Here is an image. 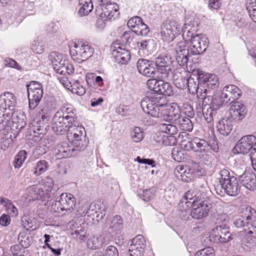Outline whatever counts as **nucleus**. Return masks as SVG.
Listing matches in <instances>:
<instances>
[{"instance_id":"nucleus-1","label":"nucleus","mask_w":256,"mask_h":256,"mask_svg":"<svg viewBox=\"0 0 256 256\" xmlns=\"http://www.w3.org/2000/svg\"><path fill=\"white\" fill-rule=\"evenodd\" d=\"M76 109L66 104L62 106L52 118V130L58 135L66 134L70 128L78 125Z\"/></svg>"},{"instance_id":"nucleus-2","label":"nucleus","mask_w":256,"mask_h":256,"mask_svg":"<svg viewBox=\"0 0 256 256\" xmlns=\"http://www.w3.org/2000/svg\"><path fill=\"white\" fill-rule=\"evenodd\" d=\"M193 151L198 152V157L200 162L207 164L211 162L214 158L212 152H218L219 147L214 138L207 142L203 138H194Z\"/></svg>"},{"instance_id":"nucleus-3","label":"nucleus","mask_w":256,"mask_h":256,"mask_svg":"<svg viewBox=\"0 0 256 256\" xmlns=\"http://www.w3.org/2000/svg\"><path fill=\"white\" fill-rule=\"evenodd\" d=\"M201 96L203 102L202 106L196 108L197 114L199 117L203 116L205 120L211 124L214 120V117L216 116L222 105L214 97L210 96H206V95L202 94Z\"/></svg>"},{"instance_id":"nucleus-4","label":"nucleus","mask_w":256,"mask_h":256,"mask_svg":"<svg viewBox=\"0 0 256 256\" xmlns=\"http://www.w3.org/2000/svg\"><path fill=\"white\" fill-rule=\"evenodd\" d=\"M164 96L161 95H156L143 98L140 102V106L145 113L154 118H159L161 108L164 106L166 102Z\"/></svg>"},{"instance_id":"nucleus-5","label":"nucleus","mask_w":256,"mask_h":256,"mask_svg":"<svg viewBox=\"0 0 256 256\" xmlns=\"http://www.w3.org/2000/svg\"><path fill=\"white\" fill-rule=\"evenodd\" d=\"M16 105L15 95L10 92H4L0 96V131L5 129L9 122L8 119H4L2 114L12 112Z\"/></svg>"},{"instance_id":"nucleus-6","label":"nucleus","mask_w":256,"mask_h":256,"mask_svg":"<svg viewBox=\"0 0 256 256\" xmlns=\"http://www.w3.org/2000/svg\"><path fill=\"white\" fill-rule=\"evenodd\" d=\"M2 116L4 119L9 120L8 126L4 130L14 134V137L16 138L20 130L26 126V116L21 112L14 110L12 112L2 114Z\"/></svg>"},{"instance_id":"nucleus-7","label":"nucleus","mask_w":256,"mask_h":256,"mask_svg":"<svg viewBox=\"0 0 256 256\" xmlns=\"http://www.w3.org/2000/svg\"><path fill=\"white\" fill-rule=\"evenodd\" d=\"M76 204V198L71 194L62 193L52 204L51 209L54 212H65L70 214Z\"/></svg>"},{"instance_id":"nucleus-8","label":"nucleus","mask_w":256,"mask_h":256,"mask_svg":"<svg viewBox=\"0 0 256 256\" xmlns=\"http://www.w3.org/2000/svg\"><path fill=\"white\" fill-rule=\"evenodd\" d=\"M188 208H192L190 215L196 220H201L208 216L210 210L212 208L210 204L206 200H202L197 197L192 202H185Z\"/></svg>"},{"instance_id":"nucleus-9","label":"nucleus","mask_w":256,"mask_h":256,"mask_svg":"<svg viewBox=\"0 0 256 256\" xmlns=\"http://www.w3.org/2000/svg\"><path fill=\"white\" fill-rule=\"evenodd\" d=\"M72 58L78 63H81L90 58L94 52V48L87 42L74 43L70 50Z\"/></svg>"},{"instance_id":"nucleus-10","label":"nucleus","mask_w":256,"mask_h":256,"mask_svg":"<svg viewBox=\"0 0 256 256\" xmlns=\"http://www.w3.org/2000/svg\"><path fill=\"white\" fill-rule=\"evenodd\" d=\"M50 60L54 70L60 74H72L74 72L73 64L68 59L63 58L61 55L54 52L50 54Z\"/></svg>"},{"instance_id":"nucleus-11","label":"nucleus","mask_w":256,"mask_h":256,"mask_svg":"<svg viewBox=\"0 0 256 256\" xmlns=\"http://www.w3.org/2000/svg\"><path fill=\"white\" fill-rule=\"evenodd\" d=\"M232 239L229 228L225 224L217 226L212 230L209 237H206L204 242L210 244L212 241L215 243H223L230 242Z\"/></svg>"},{"instance_id":"nucleus-12","label":"nucleus","mask_w":256,"mask_h":256,"mask_svg":"<svg viewBox=\"0 0 256 256\" xmlns=\"http://www.w3.org/2000/svg\"><path fill=\"white\" fill-rule=\"evenodd\" d=\"M256 137L252 135L242 136L236 144L234 150L238 154H246L249 153L250 158L256 153Z\"/></svg>"},{"instance_id":"nucleus-13","label":"nucleus","mask_w":256,"mask_h":256,"mask_svg":"<svg viewBox=\"0 0 256 256\" xmlns=\"http://www.w3.org/2000/svg\"><path fill=\"white\" fill-rule=\"evenodd\" d=\"M241 96V90L236 86L230 84L223 88L220 96H216L214 98L222 105L228 104L230 101L235 102Z\"/></svg>"},{"instance_id":"nucleus-14","label":"nucleus","mask_w":256,"mask_h":256,"mask_svg":"<svg viewBox=\"0 0 256 256\" xmlns=\"http://www.w3.org/2000/svg\"><path fill=\"white\" fill-rule=\"evenodd\" d=\"M164 105L160 112L162 116L158 118L166 122L175 123L182 115L180 107L176 103H173L172 105L168 104L166 98Z\"/></svg>"},{"instance_id":"nucleus-15","label":"nucleus","mask_w":256,"mask_h":256,"mask_svg":"<svg viewBox=\"0 0 256 256\" xmlns=\"http://www.w3.org/2000/svg\"><path fill=\"white\" fill-rule=\"evenodd\" d=\"M248 218H250V222L247 223V227L245 229L244 246V248L250 250L254 248L256 243V211Z\"/></svg>"},{"instance_id":"nucleus-16","label":"nucleus","mask_w":256,"mask_h":256,"mask_svg":"<svg viewBox=\"0 0 256 256\" xmlns=\"http://www.w3.org/2000/svg\"><path fill=\"white\" fill-rule=\"evenodd\" d=\"M221 185H216L215 190L218 194L223 196L225 194L230 196H236L240 191L238 181L236 178L232 176L230 180L226 183L220 184Z\"/></svg>"},{"instance_id":"nucleus-17","label":"nucleus","mask_w":256,"mask_h":256,"mask_svg":"<svg viewBox=\"0 0 256 256\" xmlns=\"http://www.w3.org/2000/svg\"><path fill=\"white\" fill-rule=\"evenodd\" d=\"M96 14L102 18H106L112 20L118 17L119 6L115 2H108L102 6H97Z\"/></svg>"},{"instance_id":"nucleus-18","label":"nucleus","mask_w":256,"mask_h":256,"mask_svg":"<svg viewBox=\"0 0 256 256\" xmlns=\"http://www.w3.org/2000/svg\"><path fill=\"white\" fill-rule=\"evenodd\" d=\"M199 76V81L200 86L204 88L203 95H206L208 89L214 90L218 85V78L213 74H208L202 71L198 70Z\"/></svg>"},{"instance_id":"nucleus-19","label":"nucleus","mask_w":256,"mask_h":256,"mask_svg":"<svg viewBox=\"0 0 256 256\" xmlns=\"http://www.w3.org/2000/svg\"><path fill=\"white\" fill-rule=\"evenodd\" d=\"M248 112L246 106L242 102L238 101L231 102L229 108L228 118L234 122H240L246 117Z\"/></svg>"},{"instance_id":"nucleus-20","label":"nucleus","mask_w":256,"mask_h":256,"mask_svg":"<svg viewBox=\"0 0 256 256\" xmlns=\"http://www.w3.org/2000/svg\"><path fill=\"white\" fill-rule=\"evenodd\" d=\"M178 24L173 20H164L161 25L160 34L165 41L171 42L178 32Z\"/></svg>"},{"instance_id":"nucleus-21","label":"nucleus","mask_w":256,"mask_h":256,"mask_svg":"<svg viewBox=\"0 0 256 256\" xmlns=\"http://www.w3.org/2000/svg\"><path fill=\"white\" fill-rule=\"evenodd\" d=\"M190 46V55H197L202 54L208 46L207 38L202 34H196L192 39Z\"/></svg>"},{"instance_id":"nucleus-22","label":"nucleus","mask_w":256,"mask_h":256,"mask_svg":"<svg viewBox=\"0 0 256 256\" xmlns=\"http://www.w3.org/2000/svg\"><path fill=\"white\" fill-rule=\"evenodd\" d=\"M256 210L250 206H244L240 210V215L236 217L234 220V224L238 228H242L245 231L247 227V223L250 222V218L248 217L252 216Z\"/></svg>"},{"instance_id":"nucleus-23","label":"nucleus","mask_w":256,"mask_h":256,"mask_svg":"<svg viewBox=\"0 0 256 256\" xmlns=\"http://www.w3.org/2000/svg\"><path fill=\"white\" fill-rule=\"evenodd\" d=\"M56 102L53 96L45 97L44 105L38 112V116L44 122L48 120L52 112L56 108Z\"/></svg>"},{"instance_id":"nucleus-24","label":"nucleus","mask_w":256,"mask_h":256,"mask_svg":"<svg viewBox=\"0 0 256 256\" xmlns=\"http://www.w3.org/2000/svg\"><path fill=\"white\" fill-rule=\"evenodd\" d=\"M146 246L144 236L141 234L136 236L132 240L129 248L130 256H143Z\"/></svg>"},{"instance_id":"nucleus-25","label":"nucleus","mask_w":256,"mask_h":256,"mask_svg":"<svg viewBox=\"0 0 256 256\" xmlns=\"http://www.w3.org/2000/svg\"><path fill=\"white\" fill-rule=\"evenodd\" d=\"M190 46L188 47L186 42L181 41L178 43L176 47V60L182 66H186L190 54Z\"/></svg>"},{"instance_id":"nucleus-26","label":"nucleus","mask_w":256,"mask_h":256,"mask_svg":"<svg viewBox=\"0 0 256 256\" xmlns=\"http://www.w3.org/2000/svg\"><path fill=\"white\" fill-rule=\"evenodd\" d=\"M136 67L138 72L147 77H152L156 72L154 62L148 60L140 58L136 62Z\"/></svg>"},{"instance_id":"nucleus-27","label":"nucleus","mask_w":256,"mask_h":256,"mask_svg":"<svg viewBox=\"0 0 256 256\" xmlns=\"http://www.w3.org/2000/svg\"><path fill=\"white\" fill-rule=\"evenodd\" d=\"M54 153L56 158L58 159L76 156L74 150L72 148V146H69L68 143L64 142L56 145L54 150Z\"/></svg>"},{"instance_id":"nucleus-28","label":"nucleus","mask_w":256,"mask_h":256,"mask_svg":"<svg viewBox=\"0 0 256 256\" xmlns=\"http://www.w3.org/2000/svg\"><path fill=\"white\" fill-rule=\"evenodd\" d=\"M176 176L184 182H190L194 180L193 170L186 166H178L174 171Z\"/></svg>"},{"instance_id":"nucleus-29","label":"nucleus","mask_w":256,"mask_h":256,"mask_svg":"<svg viewBox=\"0 0 256 256\" xmlns=\"http://www.w3.org/2000/svg\"><path fill=\"white\" fill-rule=\"evenodd\" d=\"M238 180L247 189L254 190L256 188V176L250 171H245L242 174L238 176Z\"/></svg>"},{"instance_id":"nucleus-30","label":"nucleus","mask_w":256,"mask_h":256,"mask_svg":"<svg viewBox=\"0 0 256 256\" xmlns=\"http://www.w3.org/2000/svg\"><path fill=\"white\" fill-rule=\"evenodd\" d=\"M199 81V76L198 74V70L196 72V75L192 74L189 76L188 81V88L189 92L192 94H196L197 96L199 98H202V94L203 95L202 92V90L200 89V91H199L200 89L199 86H200V82Z\"/></svg>"},{"instance_id":"nucleus-31","label":"nucleus","mask_w":256,"mask_h":256,"mask_svg":"<svg viewBox=\"0 0 256 256\" xmlns=\"http://www.w3.org/2000/svg\"><path fill=\"white\" fill-rule=\"evenodd\" d=\"M28 196L33 200H41L42 201L50 200V194H46L42 188L36 185L30 186L27 188Z\"/></svg>"},{"instance_id":"nucleus-32","label":"nucleus","mask_w":256,"mask_h":256,"mask_svg":"<svg viewBox=\"0 0 256 256\" xmlns=\"http://www.w3.org/2000/svg\"><path fill=\"white\" fill-rule=\"evenodd\" d=\"M32 90L28 91L29 101V108L30 110H34L40 103L42 96V89L35 90L34 88H31Z\"/></svg>"},{"instance_id":"nucleus-33","label":"nucleus","mask_w":256,"mask_h":256,"mask_svg":"<svg viewBox=\"0 0 256 256\" xmlns=\"http://www.w3.org/2000/svg\"><path fill=\"white\" fill-rule=\"evenodd\" d=\"M112 54L116 60L122 64H128L130 59V52L121 46H118L116 49L113 50Z\"/></svg>"},{"instance_id":"nucleus-34","label":"nucleus","mask_w":256,"mask_h":256,"mask_svg":"<svg viewBox=\"0 0 256 256\" xmlns=\"http://www.w3.org/2000/svg\"><path fill=\"white\" fill-rule=\"evenodd\" d=\"M106 214V212L96 204H92L88 208L86 215L88 216L96 217L98 222L101 220Z\"/></svg>"},{"instance_id":"nucleus-35","label":"nucleus","mask_w":256,"mask_h":256,"mask_svg":"<svg viewBox=\"0 0 256 256\" xmlns=\"http://www.w3.org/2000/svg\"><path fill=\"white\" fill-rule=\"evenodd\" d=\"M232 121L229 118L220 120L216 126L218 132L222 135L228 136L232 129Z\"/></svg>"},{"instance_id":"nucleus-36","label":"nucleus","mask_w":256,"mask_h":256,"mask_svg":"<svg viewBox=\"0 0 256 256\" xmlns=\"http://www.w3.org/2000/svg\"><path fill=\"white\" fill-rule=\"evenodd\" d=\"M123 220L118 215L114 216L110 220L108 230L110 232H114L116 234L120 232L123 228Z\"/></svg>"},{"instance_id":"nucleus-37","label":"nucleus","mask_w":256,"mask_h":256,"mask_svg":"<svg viewBox=\"0 0 256 256\" xmlns=\"http://www.w3.org/2000/svg\"><path fill=\"white\" fill-rule=\"evenodd\" d=\"M78 4L80 6L78 14L80 16H87L94 8L92 0H79Z\"/></svg>"},{"instance_id":"nucleus-38","label":"nucleus","mask_w":256,"mask_h":256,"mask_svg":"<svg viewBox=\"0 0 256 256\" xmlns=\"http://www.w3.org/2000/svg\"><path fill=\"white\" fill-rule=\"evenodd\" d=\"M190 118L182 114L174 124L178 125L181 130L190 132L193 129V124Z\"/></svg>"},{"instance_id":"nucleus-39","label":"nucleus","mask_w":256,"mask_h":256,"mask_svg":"<svg viewBox=\"0 0 256 256\" xmlns=\"http://www.w3.org/2000/svg\"><path fill=\"white\" fill-rule=\"evenodd\" d=\"M158 83L159 89L158 93L156 95H161L166 98V96H170L173 94L172 87L169 82H165L164 80H161Z\"/></svg>"},{"instance_id":"nucleus-40","label":"nucleus","mask_w":256,"mask_h":256,"mask_svg":"<svg viewBox=\"0 0 256 256\" xmlns=\"http://www.w3.org/2000/svg\"><path fill=\"white\" fill-rule=\"evenodd\" d=\"M198 24L196 26H190V24H185V27L183 29L182 33V37L184 41L186 42L192 41V39L196 36L195 33L198 30Z\"/></svg>"},{"instance_id":"nucleus-41","label":"nucleus","mask_w":256,"mask_h":256,"mask_svg":"<svg viewBox=\"0 0 256 256\" xmlns=\"http://www.w3.org/2000/svg\"><path fill=\"white\" fill-rule=\"evenodd\" d=\"M104 238L100 236H92L87 240V246L90 249H98L102 246L104 244Z\"/></svg>"},{"instance_id":"nucleus-42","label":"nucleus","mask_w":256,"mask_h":256,"mask_svg":"<svg viewBox=\"0 0 256 256\" xmlns=\"http://www.w3.org/2000/svg\"><path fill=\"white\" fill-rule=\"evenodd\" d=\"M186 76L182 74L180 76L175 74L174 76V83L176 87L180 89L184 90L188 86V74H186Z\"/></svg>"},{"instance_id":"nucleus-43","label":"nucleus","mask_w":256,"mask_h":256,"mask_svg":"<svg viewBox=\"0 0 256 256\" xmlns=\"http://www.w3.org/2000/svg\"><path fill=\"white\" fill-rule=\"evenodd\" d=\"M0 204L5 206L6 212L10 214L12 216H16L18 214V212L17 208L10 200L1 197L0 198Z\"/></svg>"},{"instance_id":"nucleus-44","label":"nucleus","mask_w":256,"mask_h":256,"mask_svg":"<svg viewBox=\"0 0 256 256\" xmlns=\"http://www.w3.org/2000/svg\"><path fill=\"white\" fill-rule=\"evenodd\" d=\"M54 180L48 176L44 180V184L42 188L46 194H50V200L55 196L56 190L53 188Z\"/></svg>"},{"instance_id":"nucleus-45","label":"nucleus","mask_w":256,"mask_h":256,"mask_svg":"<svg viewBox=\"0 0 256 256\" xmlns=\"http://www.w3.org/2000/svg\"><path fill=\"white\" fill-rule=\"evenodd\" d=\"M68 90L78 96H82L86 93L85 88L78 80H75L72 83L70 82Z\"/></svg>"},{"instance_id":"nucleus-46","label":"nucleus","mask_w":256,"mask_h":256,"mask_svg":"<svg viewBox=\"0 0 256 256\" xmlns=\"http://www.w3.org/2000/svg\"><path fill=\"white\" fill-rule=\"evenodd\" d=\"M18 240L20 246L24 248L30 247L32 243L33 238L24 232H20L18 236Z\"/></svg>"},{"instance_id":"nucleus-47","label":"nucleus","mask_w":256,"mask_h":256,"mask_svg":"<svg viewBox=\"0 0 256 256\" xmlns=\"http://www.w3.org/2000/svg\"><path fill=\"white\" fill-rule=\"evenodd\" d=\"M130 135L132 140L135 142H140L144 138L143 130L138 126H134L132 128Z\"/></svg>"},{"instance_id":"nucleus-48","label":"nucleus","mask_w":256,"mask_h":256,"mask_svg":"<svg viewBox=\"0 0 256 256\" xmlns=\"http://www.w3.org/2000/svg\"><path fill=\"white\" fill-rule=\"evenodd\" d=\"M160 132L170 136H174L178 132L176 126L171 124L162 123L159 126Z\"/></svg>"},{"instance_id":"nucleus-49","label":"nucleus","mask_w":256,"mask_h":256,"mask_svg":"<svg viewBox=\"0 0 256 256\" xmlns=\"http://www.w3.org/2000/svg\"><path fill=\"white\" fill-rule=\"evenodd\" d=\"M27 152L25 150H20L15 157L14 161V166L15 168H20L27 158Z\"/></svg>"},{"instance_id":"nucleus-50","label":"nucleus","mask_w":256,"mask_h":256,"mask_svg":"<svg viewBox=\"0 0 256 256\" xmlns=\"http://www.w3.org/2000/svg\"><path fill=\"white\" fill-rule=\"evenodd\" d=\"M246 8L252 20L256 23V0H247Z\"/></svg>"},{"instance_id":"nucleus-51","label":"nucleus","mask_w":256,"mask_h":256,"mask_svg":"<svg viewBox=\"0 0 256 256\" xmlns=\"http://www.w3.org/2000/svg\"><path fill=\"white\" fill-rule=\"evenodd\" d=\"M48 168V162L45 160H40L37 162L34 167V174L38 176L44 173Z\"/></svg>"},{"instance_id":"nucleus-52","label":"nucleus","mask_w":256,"mask_h":256,"mask_svg":"<svg viewBox=\"0 0 256 256\" xmlns=\"http://www.w3.org/2000/svg\"><path fill=\"white\" fill-rule=\"evenodd\" d=\"M72 148L74 150V154L76 156L78 154V152L84 150L87 146L88 142L85 139L82 140H80L78 141H71Z\"/></svg>"},{"instance_id":"nucleus-53","label":"nucleus","mask_w":256,"mask_h":256,"mask_svg":"<svg viewBox=\"0 0 256 256\" xmlns=\"http://www.w3.org/2000/svg\"><path fill=\"white\" fill-rule=\"evenodd\" d=\"M153 40L148 39L146 40H142L141 42H138L137 44L139 47L138 52L140 53L142 51V52L144 53V51H146V54H148V52L153 44Z\"/></svg>"},{"instance_id":"nucleus-54","label":"nucleus","mask_w":256,"mask_h":256,"mask_svg":"<svg viewBox=\"0 0 256 256\" xmlns=\"http://www.w3.org/2000/svg\"><path fill=\"white\" fill-rule=\"evenodd\" d=\"M172 60L170 57L165 55L159 56L156 58V62H154L156 68V66H170Z\"/></svg>"},{"instance_id":"nucleus-55","label":"nucleus","mask_w":256,"mask_h":256,"mask_svg":"<svg viewBox=\"0 0 256 256\" xmlns=\"http://www.w3.org/2000/svg\"><path fill=\"white\" fill-rule=\"evenodd\" d=\"M46 48V42L39 39L34 41L32 46V50L36 54H42Z\"/></svg>"},{"instance_id":"nucleus-56","label":"nucleus","mask_w":256,"mask_h":256,"mask_svg":"<svg viewBox=\"0 0 256 256\" xmlns=\"http://www.w3.org/2000/svg\"><path fill=\"white\" fill-rule=\"evenodd\" d=\"M155 192L156 190L154 188H150L143 190L142 194L140 192L138 194V196L144 201L149 202L154 198Z\"/></svg>"},{"instance_id":"nucleus-57","label":"nucleus","mask_w":256,"mask_h":256,"mask_svg":"<svg viewBox=\"0 0 256 256\" xmlns=\"http://www.w3.org/2000/svg\"><path fill=\"white\" fill-rule=\"evenodd\" d=\"M22 224L26 230H34L36 228L32 220L27 216H24L22 218Z\"/></svg>"},{"instance_id":"nucleus-58","label":"nucleus","mask_w":256,"mask_h":256,"mask_svg":"<svg viewBox=\"0 0 256 256\" xmlns=\"http://www.w3.org/2000/svg\"><path fill=\"white\" fill-rule=\"evenodd\" d=\"M134 32L138 35L146 36L150 32V29L142 19L141 22L138 24V26L136 27V29L134 30Z\"/></svg>"},{"instance_id":"nucleus-59","label":"nucleus","mask_w":256,"mask_h":256,"mask_svg":"<svg viewBox=\"0 0 256 256\" xmlns=\"http://www.w3.org/2000/svg\"><path fill=\"white\" fill-rule=\"evenodd\" d=\"M182 112L189 118H192L194 116L193 108L188 103H184L181 106Z\"/></svg>"},{"instance_id":"nucleus-60","label":"nucleus","mask_w":256,"mask_h":256,"mask_svg":"<svg viewBox=\"0 0 256 256\" xmlns=\"http://www.w3.org/2000/svg\"><path fill=\"white\" fill-rule=\"evenodd\" d=\"M156 68L160 74H161L160 76L161 78L164 80L168 79L171 71V66H156Z\"/></svg>"},{"instance_id":"nucleus-61","label":"nucleus","mask_w":256,"mask_h":256,"mask_svg":"<svg viewBox=\"0 0 256 256\" xmlns=\"http://www.w3.org/2000/svg\"><path fill=\"white\" fill-rule=\"evenodd\" d=\"M160 82V80H157L154 78H150L147 80L146 82V86L148 88L153 92H154V94H156L158 93V89H159V82Z\"/></svg>"},{"instance_id":"nucleus-62","label":"nucleus","mask_w":256,"mask_h":256,"mask_svg":"<svg viewBox=\"0 0 256 256\" xmlns=\"http://www.w3.org/2000/svg\"><path fill=\"white\" fill-rule=\"evenodd\" d=\"M193 142L194 138L192 139H190L188 138H183L180 143V146L182 149L184 150H185L189 151L190 150H193Z\"/></svg>"},{"instance_id":"nucleus-63","label":"nucleus","mask_w":256,"mask_h":256,"mask_svg":"<svg viewBox=\"0 0 256 256\" xmlns=\"http://www.w3.org/2000/svg\"><path fill=\"white\" fill-rule=\"evenodd\" d=\"M220 178H218L219 181L216 185H221L226 183V182L231 178L232 176H230V172L226 169H223L220 172Z\"/></svg>"},{"instance_id":"nucleus-64","label":"nucleus","mask_w":256,"mask_h":256,"mask_svg":"<svg viewBox=\"0 0 256 256\" xmlns=\"http://www.w3.org/2000/svg\"><path fill=\"white\" fill-rule=\"evenodd\" d=\"M214 250L210 246L202 248L196 252L195 256H214Z\"/></svg>"}]
</instances>
